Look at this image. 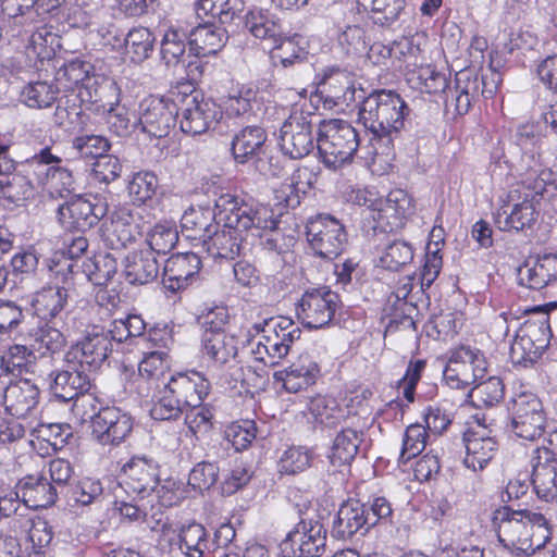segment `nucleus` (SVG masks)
Segmentation results:
<instances>
[{
    "label": "nucleus",
    "mask_w": 557,
    "mask_h": 557,
    "mask_svg": "<svg viewBox=\"0 0 557 557\" xmlns=\"http://www.w3.org/2000/svg\"><path fill=\"white\" fill-rule=\"evenodd\" d=\"M65 346L64 335L55 327L45 325L30 334V347L41 356L54 355Z\"/></svg>",
    "instance_id": "50"
},
{
    "label": "nucleus",
    "mask_w": 557,
    "mask_h": 557,
    "mask_svg": "<svg viewBox=\"0 0 557 557\" xmlns=\"http://www.w3.org/2000/svg\"><path fill=\"white\" fill-rule=\"evenodd\" d=\"M50 391L58 399L69 403L82 396L85 400L84 394L90 387L89 376L78 370L75 364H69L65 369L54 370L49 374Z\"/></svg>",
    "instance_id": "19"
},
{
    "label": "nucleus",
    "mask_w": 557,
    "mask_h": 557,
    "mask_svg": "<svg viewBox=\"0 0 557 557\" xmlns=\"http://www.w3.org/2000/svg\"><path fill=\"white\" fill-rule=\"evenodd\" d=\"M160 264L154 252L140 249L129 252L124 260V275L133 285H145L158 277Z\"/></svg>",
    "instance_id": "32"
},
{
    "label": "nucleus",
    "mask_w": 557,
    "mask_h": 557,
    "mask_svg": "<svg viewBox=\"0 0 557 557\" xmlns=\"http://www.w3.org/2000/svg\"><path fill=\"white\" fill-rule=\"evenodd\" d=\"M341 306L337 293L326 286L307 290L299 302L298 318L308 329H320L327 325Z\"/></svg>",
    "instance_id": "8"
},
{
    "label": "nucleus",
    "mask_w": 557,
    "mask_h": 557,
    "mask_svg": "<svg viewBox=\"0 0 557 557\" xmlns=\"http://www.w3.org/2000/svg\"><path fill=\"white\" fill-rule=\"evenodd\" d=\"M358 10L367 12L373 22L387 26L397 21L405 10V0H357Z\"/></svg>",
    "instance_id": "43"
},
{
    "label": "nucleus",
    "mask_w": 557,
    "mask_h": 557,
    "mask_svg": "<svg viewBox=\"0 0 557 557\" xmlns=\"http://www.w3.org/2000/svg\"><path fill=\"white\" fill-rule=\"evenodd\" d=\"M215 211L210 208H190L182 216L181 225L187 238L199 239L205 244L215 228Z\"/></svg>",
    "instance_id": "40"
},
{
    "label": "nucleus",
    "mask_w": 557,
    "mask_h": 557,
    "mask_svg": "<svg viewBox=\"0 0 557 557\" xmlns=\"http://www.w3.org/2000/svg\"><path fill=\"white\" fill-rule=\"evenodd\" d=\"M178 240L177 231L164 224L154 225L148 233L146 237V242L148 244V248L157 255H166L170 252L176 245Z\"/></svg>",
    "instance_id": "57"
},
{
    "label": "nucleus",
    "mask_w": 557,
    "mask_h": 557,
    "mask_svg": "<svg viewBox=\"0 0 557 557\" xmlns=\"http://www.w3.org/2000/svg\"><path fill=\"white\" fill-rule=\"evenodd\" d=\"M54 123L66 132L81 129L83 121L82 102L74 94L63 95L53 114Z\"/></svg>",
    "instance_id": "44"
},
{
    "label": "nucleus",
    "mask_w": 557,
    "mask_h": 557,
    "mask_svg": "<svg viewBox=\"0 0 557 557\" xmlns=\"http://www.w3.org/2000/svg\"><path fill=\"white\" fill-rule=\"evenodd\" d=\"M280 147L294 160L308 156L315 147L311 120L301 113L292 114L280 129Z\"/></svg>",
    "instance_id": "11"
},
{
    "label": "nucleus",
    "mask_w": 557,
    "mask_h": 557,
    "mask_svg": "<svg viewBox=\"0 0 557 557\" xmlns=\"http://www.w3.org/2000/svg\"><path fill=\"white\" fill-rule=\"evenodd\" d=\"M455 84L456 92H463L473 100H476L480 96L491 98L496 90L494 82H486L485 76L479 77L471 69L459 71L456 74Z\"/></svg>",
    "instance_id": "47"
},
{
    "label": "nucleus",
    "mask_w": 557,
    "mask_h": 557,
    "mask_svg": "<svg viewBox=\"0 0 557 557\" xmlns=\"http://www.w3.org/2000/svg\"><path fill=\"white\" fill-rule=\"evenodd\" d=\"M180 549L188 557H202L209 549L205 527L197 522L183 525L180 531Z\"/></svg>",
    "instance_id": "48"
},
{
    "label": "nucleus",
    "mask_w": 557,
    "mask_h": 557,
    "mask_svg": "<svg viewBox=\"0 0 557 557\" xmlns=\"http://www.w3.org/2000/svg\"><path fill=\"white\" fill-rule=\"evenodd\" d=\"M362 442V433L347 428L343 429L333 441L331 451L327 455L333 471H339L342 467H348L358 454Z\"/></svg>",
    "instance_id": "38"
},
{
    "label": "nucleus",
    "mask_w": 557,
    "mask_h": 557,
    "mask_svg": "<svg viewBox=\"0 0 557 557\" xmlns=\"http://www.w3.org/2000/svg\"><path fill=\"white\" fill-rule=\"evenodd\" d=\"M497 537L505 547L524 555L541 549L549 539L546 518L529 509H513L503 506L493 513Z\"/></svg>",
    "instance_id": "1"
},
{
    "label": "nucleus",
    "mask_w": 557,
    "mask_h": 557,
    "mask_svg": "<svg viewBox=\"0 0 557 557\" xmlns=\"http://www.w3.org/2000/svg\"><path fill=\"white\" fill-rule=\"evenodd\" d=\"M46 186L51 196L65 197L75 190V178L64 166H50L46 173Z\"/></svg>",
    "instance_id": "58"
},
{
    "label": "nucleus",
    "mask_w": 557,
    "mask_h": 557,
    "mask_svg": "<svg viewBox=\"0 0 557 557\" xmlns=\"http://www.w3.org/2000/svg\"><path fill=\"white\" fill-rule=\"evenodd\" d=\"M202 354L218 367L236 361L237 339L227 333H208L201 335Z\"/></svg>",
    "instance_id": "34"
},
{
    "label": "nucleus",
    "mask_w": 557,
    "mask_h": 557,
    "mask_svg": "<svg viewBox=\"0 0 557 557\" xmlns=\"http://www.w3.org/2000/svg\"><path fill=\"white\" fill-rule=\"evenodd\" d=\"M154 36L146 27L131 29L124 40V53L134 63H141L153 51Z\"/></svg>",
    "instance_id": "46"
},
{
    "label": "nucleus",
    "mask_w": 557,
    "mask_h": 557,
    "mask_svg": "<svg viewBox=\"0 0 557 557\" xmlns=\"http://www.w3.org/2000/svg\"><path fill=\"white\" fill-rule=\"evenodd\" d=\"M200 268V258L194 252L171 256L163 268L164 287L173 293L186 288Z\"/></svg>",
    "instance_id": "20"
},
{
    "label": "nucleus",
    "mask_w": 557,
    "mask_h": 557,
    "mask_svg": "<svg viewBox=\"0 0 557 557\" xmlns=\"http://www.w3.org/2000/svg\"><path fill=\"white\" fill-rule=\"evenodd\" d=\"M426 430L421 424H411L406 429L399 461L407 463L423 451L426 444Z\"/></svg>",
    "instance_id": "61"
},
{
    "label": "nucleus",
    "mask_w": 557,
    "mask_h": 557,
    "mask_svg": "<svg viewBox=\"0 0 557 557\" xmlns=\"http://www.w3.org/2000/svg\"><path fill=\"white\" fill-rule=\"evenodd\" d=\"M125 479L122 483L126 493L140 498L153 492L159 483L157 468L146 458H132L123 467Z\"/></svg>",
    "instance_id": "23"
},
{
    "label": "nucleus",
    "mask_w": 557,
    "mask_h": 557,
    "mask_svg": "<svg viewBox=\"0 0 557 557\" xmlns=\"http://www.w3.org/2000/svg\"><path fill=\"white\" fill-rule=\"evenodd\" d=\"M185 411L184 407L173 397L165 393V387L159 392L157 400L150 409V416L154 420H176Z\"/></svg>",
    "instance_id": "64"
},
{
    "label": "nucleus",
    "mask_w": 557,
    "mask_h": 557,
    "mask_svg": "<svg viewBox=\"0 0 557 557\" xmlns=\"http://www.w3.org/2000/svg\"><path fill=\"white\" fill-rule=\"evenodd\" d=\"M0 194L16 206L34 196L32 181L15 172V162L11 159H0Z\"/></svg>",
    "instance_id": "26"
},
{
    "label": "nucleus",
    "mask_w": 557,
    "mask_h": 557,
    "mask_svg": "<svg viewBox=\"0 0 557 557\" xmlns=\"http://www.w3.org/2000/svg\"><path fill=\"white\" fill-rule=\"evenodd\" d=\"M537 211L532 200L524 199L521 202L502 207L495 216L496 226L504 232L523 231L530 228L537 220Z\"/></svg>",
    "instance_id": "33"
},
{
    "label": "nucleus",
    "mask_w": 557,
    "mask_h": 557,
    "mask_svg": "<svg viewBox=\"0 0 557 557\" xmlns=\"http://www.w3.org/2000/svg\"><path fill=\"white\" fill-rule=\"evenodd\" d=\"M298 36H287L283 33L281 40L272 42L271 48L274 50L273 59L278 60L284 67L294 65L306 59V52L297 41Z\"/></svg>",
    "instance_id": "56"
},
{
    "label": "nucleus",
    "mask_w": 557,
    "mask_h": 557,
    "mask_svg": "<svg viewBox=\"0 0 557 557\" xmlns=\"http://www.w3.org/2000/svg\"><path fill=\"white\" fill-rule=\"evenodd\" d=\"M409 82L414 88L426 94L445 91L448 86L446 76L431 66L420 67L411 74Z\"/></svg>",
    "instance_id": "59"
},
{
    "label": "nucleus",
    "mask_w": 557,
    "mask_h": 557,
    "mask_svg": "<svg viewBox=\"0 0 557 557\" xmlns=\"http://www.w3.org/2000/svg\"><path fill=\"white\" fill-rule=\"evenodd\" d=\"M94 72L95 67L91 63L79 59L72 60L57 72L58 89L65 94H76Z\"/></svg>",
    "instance_id": "41"
},
{
    "label": "nucleus",
    "mask_w": 557,
    "mask_h": 557,
    "mask_svg": "<svg viewBox=\"0 0 557 557\" xmlns=\"http://www.w3.org/2000/svg\"><path fill=\"white\" fill-rule=\"evenodd\" d=\"M510 430L528 441L540 437L545 430L546 414L541 399L532 393H521L513 397L508 407Z\"/></svg>",
    "instance_id": "5"
},
{
    "label": "nucleus",
    "mask_w": 557,
    "mask_h": 557,
    "mask_svg": "<svg viewBox=\"0 0 557 557\" xmlns=\"http://www.w3.org/2000/svg\"><path fill=\"white\" fill-rule=\"evenodd\" d=\"M143 208L135 210L121 209L114 213L110 222L104 221L101 225V237L106 245L111 249L119 250L126 248L136 238L135 226L129 220H134L136 215H140Z\"/></svg>",
    "instance_id": "22"
},
{
    "label": "nucleus",
    "mask_w": 557,
    "mask_h": 557,
    "mask_svg": "<svg viewBox=\"0 0 557 557\" xmlns=\"http://www.w3.org/2000/svg\"><path fill=\"white\" fill-rule=\"evenodd\" d=\"M177 116L174 99L150 96L140 102L138 124L149 136L162 138L169 135Z\"/></svg>",
    "instance_id": "9"
},
{
    "label": "nucleus",
    "mask_w": 557,
    "mask_h": 557,
    "mask_svg": "<svg viewBox=\"0 0 557 557\" xmlns=\"http://www.w3.org/2000/svg\"><path fill=\"white\" fill-rule=\"evenodd\" d=\"M230 116L224 117L221 108L211 100H198L196 96H185L181 109L180 127L183 133L201 135L222 123L227 124Z\"/></svg>",
    "instance_id": "7"
},
{
    "label": "nucleus",
    "mask_w": 557,
    "mask_h": 557,
    "mask_svg": "<svg viewBox=\"0 0 557 557\" xmlns=\"http://www.w3.org/2000/svg\"><path fill=\"white\" fill-rule=\"evenodd\" d=\"M220 468L216 462L200 461L189 472L188 485L197 492L210 490L219 480Z\"/></svg>",
    "instance_id": "60"
},
{
    "label": "nucleus",
    "mask_w": 557,
    "mask_h": 557,
    "mask_svg": "<svg viewBox=\"0 0 557 557\" xmlns=\"http://www.w3.org/2000/svg\"><path fill=\"white\" fill-rule=\"evenodd\" d=\"M531 481L540 498L546 502L555 499L557 497V459H548L547 453L537 455Z\"/></svg>",
    "instance_id": "37"
},
{
    "label": "nucleus",
    "mask_w": 557,
    "mask_h": 557,
    "mask_svg": "<svg viewBox=\"0 0 557 557\" xmlns=\"http://www.w3.org/2000/svg\"><path fill=\"white\" fill-rule=\"evenodd\" d=\"M10 366L15 377L23 374L34 373L32 370L33 360L36 359L33 348L24 345H14L9 348L7 354L2 355Z\"/></svg>",
    "instance_id": "62"
},
{
    "label": "nucleus",
    "mask_w": 557,
    "mask_h": 557,
    "mask_svg": "<svg viewBox=\"0 0 557 557\" xmlns=\"http://www.w3.org/2000/svg\"><path fill=\"white\" fill-rule=\"evenodd\" d=\"M218 21L203 20V24H199L193 28L188 35V45L190 51L196 55H210L220 51L228 36L225 28L216 26Z\"/></svg>",
    "instance_id": "29"
},
{
    "label": "nucleus",
    "mask_w": 557,
    "mask_h": 557,
    "mask_svg": "<svg viewBox=\"0 0 557 557\" xmlns=\"http://www.w3.org/2000/svg\"><path fill=\"white\" fill-rule=\"evenodd\" d=\"M243 11L240 0H197L196 13L199 18L218 21L220 25H226Z\"/></svg>",
    "instance_id": "42"
},
{
    "label": "nucleus",
    "mask_w": 557,
    "mask_h": 557,
    "mask_svg": "<svg viewBox=\"0 0 557 557\" xmlns=\"http://www.w3.org/2000/svg\"><path fill=\"white\" fill-rule=\"evenodd\" d=\"M462 441L467 453L463 463L474 471L485 468L497 449V442L493 436L487 435L484 429L468 430Z\"/></svg>",
    "instance_id": "30"
},
{
    "label": "nucleus",
    "mask_w": 557,
    "mask_h": 557,
    "mask_svg": "<svg viewBox=\"0 0 557 557\" xmlns=\"http://www.w3.org/2000/svg\"><path fill=\"white\" fill-rule=\"evenodd\" d=\"M543 324H529L518 332L509 354L513 364L527 368L539 360L545 348L544 338H537L539 334L544 335Z\"/></svg>",
    "instance_id": "21"
},
{
    "label": "nucleus",
    "mask_w": 557,
    "mask_h": 557,
    "mask_svg": "<svg viewBox=\"0 0 557 557\" xmlns=\"http://www.w3.org/2000/svg\"><path fill=\"white\" fill-rule=\"evenodd\" d=\"M112 351V344L102 327L95 326L73 347L67 356L79 359L81 366L89 369H99Z\"/></svg>",
    "instance_id": "18"
},
{
    "label": "nucleus",
    "mask_w": 557,
    "mask_h": 557,
    "mask_svg": "<svg viewBox=\"0 0 557 557\" xmlns=\"http://www.w3.org/2000/svg\"><path fill=\"white\" fill-rule=\"evenodd\" d=\"M326 536H318L317 541L301 542L298 535H287L280 544L281 553L293 557H321L325 549Z\"/></svg>",
    "instance_id": "54"
},
{
    "label": "nucleus",
    "mask_w": 557,
    "mask_h": 557,
    "mask_svg": "<svg viewBox=\"0 0 557 557\" xmlns=\"http://www.w3.org/2000/svg\"><path fill=\"white\" fill-rule=\"evenodd\" d=\"M413 259V248L410 243L403 239L391 240L384 253L380 258L383 268L391 271H399Z\"/></svg>",
    "instance_id": "51"
},
{
    "label": "nucleus",
    "mask_w": 557,
    "mask_h": 557,
    "mask_svg": "<svg viewBox=\"0 0 557 557\" xmlns=\"http://www.w3.org/2000/svg\"><path fill=\"white\" fill-rule=\"evenodd\" d=\"M322 92L325 94V102L337 107H349L359 100V90L356 88L352 76L341 70H333L325 74L322 83Z\"/></svg>",
    "instance_id": "31"
},
{
    "label": "nucleus",
    "mask_w": 557,
    "mask_h": 557,
    "mask_svg": "<svg viewBox=\"0 0 557 557\" xmlns=\"http://www.w3.org/2000/svg\"><path fill=\"white\" fill-rule=\"evenodd\" d=\"M215 219L224 222L227 227L255 228L259 236L261 228L268 227L267 220H263L257 210L237 197L223 194L215 200Z\"/></svg>",
    "instance_id": "14"
},
{
    "label": "nucleus",
    "mask_w": 557,
    "mask_h": 557,
    "mask_svg": "<svg viewBox=\"0 0 557 557\" xmlns=\"http://www.w3.org/2000/svg\"><path fill=\"white\" fill-rule=\"evenodd\" d=\"M215 219L224 222L227 227L255 228L259 236L261 228L268 227L267 220H263L257 210L237 197L223 194L215 200Z\"/></svg>",
    "instance_id": "13"
},
{
    "label": "nucleus",
    "mask_w": 557,
    "mask_h": 557,
    "mask_svg": "<svg viewBox=\"0 0 557 557\" xmlns=\"http://www.w3.org/2000/svg\"><path fill=\"white\" fill-rule=\"evenodd\" d=\"M364 504L357 499H349L343 503L333 521L331 534L337 540H348L360 532L364 534L369 531L363 517Z\"/></svg>",
    "instance_id": "28"
},
{
    "label": "nucleus",
    "mask_w": 557,
    "mask_h": 557,
    "mask_svg": "<svg viewBox=\"0 0 557 557\" xmlns=\"http://www.w3.org/2000/svg\"><path fill=\"white\" fill-rule=\"evenodd\" d=\"M246 29L256 38L277 42L284 33L281 20L268 10H251L245 16Z\"/></svg>",
    "instance_id": "35"
},
{
    "label": "nucleus",
    "mask_w": 557,
    "mask_h": 557,
    "mask_svg": "<svg viewBox=\"0 0 557 557\" xmlns=\"http://www.w3.org/2000/svg\"><path fill=\"white\" fill-rule=\"evenodd\" d=\"M82 103L96 106V110L113 112L119 103L120 89L115 82L94 72L75 94Z\"/></svg>",
    "instance_id": "16"
},
{
    "label": "nucleus",
    "mask_w": 557,
    "mask_h": 557,
    "mask_svg": "<svg viewBox=\"0 0 557 557\" xmlns=\"http://www.w3.org/2000/svg\"><path fill=\"white\" fill-rule=\"evenodd\" d=\"M308 409L318 423L327 428H333L342 417L335 401L322 396L311 399Z\"/></svg>",
    "instance_id": "63"
},
{
    "label": "nucleus",
    "mask_w": 557,
    "mask_h": 557,
    "mask_svg": "<svg viewBox=\"0 0 557 557\" xmlns=\"http://www.w3.org/2000/svg\"><path fill=\"white\" fill-rule=\"evenodd\" d=\"M359 121L375 137H388L404 127L405 119L410 109L404 99L394 90L376 89L364 96L359 88Z\"/></svg>",
    "instance_id": "2"
},
{
    "label": "nucleus",
    "mask_w": 557,
    "mask_h": 557,
    "mask_svg": "<svg viewBox=\"0 0 557 557\" xmlns=\"http://www.w3.org/2000/svg\"><path fill=\"white\" fill-rule=\"evenodd\" d=\"M505 386L497 376H490L478 382L470 391L469 396L475 406L492 407L504 399Z\"/></svg>",
    "instance_id": "49"
},
{
    "label": "nucleus",
    "mask_w": 557,
    "mask_h": 557,
    "mask_svg": "<svg viewBox=\"0 0 557 557\" xmlns=\"http://www.w3.org/2000/svg\"><path fill=\"white\" fill-rule=\"evenodd\" d=\"M164 387L165 393L173 395L185 410L196 409L209 394L210 382L200 372L190 371L172 375Z\"/></svg>",
    "instance_id": "15"
},
{
    "label": "nucleus",
    "mask_w": 557,
    "mask_h": 557,
    "mask_svg": "<svg viewBox=\"0 0 557 557\" xmlns=\"http://www.w3.org/2000/svg\"><path fill=\"white\" fill-rule=\"evenodd\" d=\"M16 485L22 502L32 509L48 508L60 495L58 487L42 474L26 475Z\"/></svg>",
    "instance_id": "25"
},
{
    "label": "nucleus",
    "mask_w": 557,
    "mask_h": 557,
    "mask_svg": "<svg viewBox=\"0 0 557 557\" xmlns=\"http://www.w3.org/2000/svg\"><path fill=\"white\" fill-rule=\"evenodd\" d=\"M261 332L270 335H275L277 341L282 342L288 348L298 341L301 336V329L296 323L286 317L271 318L264 321Z\"/></svg>",
    "instance_id": "55"
},
{
    "label": "nucleus",
    "mask_w": 557,
    "mask_h": 557,
    "mask_svg": "<svg viewBox=\"0 0 557 557\" xmlns=\"http://www.w3.org/2000/svg\"><path fill=\"white\" fill-rule=\"evenodd\" d=\"M284 373L285 376L282 377L284 388L289 393H298L314 384L319 368L315 362L306 358L293 363Z\"/></svg>",
    "instance_id": "45"
},
{
    "label": "nucleus",
    "mask_w": 557,
    "mask_h": 557,
    "mask_svg": "<svg viewBox=\"0 0 557 557\" xmlns=\"http://www.w3.org/2000/svg\"><path fill=\"white\" fill-rule=\"evenodd\" d=\"M40 401V389L29 377H15L8 381L2 391V405L7 413L16 419H25L34 413Z\"/></svg>",
    "instance_id": "12"
},
{
    "label": "nucleus",
    "mask_w": 557,
    "mask_h": 557,
    "mask_svg": "<svg viewBox=\"0 0 557 557\" xmlns=\"http://www.w3.org/2000/svg\"><path fill=\"white\" fill-rule=\"evenodd\" d=\"M517 275L520 285L542 289L557 278V256L529 258L518 268Z\"/></svg>",
    "instance_id": "24"
},
{
    "label": "nucleus",
    "mask_w": 557,
    "mask_h": 557,
    "mask_svg": "<svg viewBox=\"0 0 557 557\" xmlns=\"http://www.w3.org/2000/svg\"><path fill=\"white\" fill-rule=\"evenodd\" d=\"M474 359V350L469 347H461L454 352L443 373L447 385L459 389L473 384V373L469 361Z\"/></svg>",
    "instance_id": "39"
},
{
    "label": "nucleus",
    "mask_w": 557,
    "mask_h": 557,
    "mask_svg": "<svg viewBox=\"0 0 557 557\" xmlns=\"http://www.w3.org/2000/svg\"><path fill=\"white\" fill-rule=\"evenodd\" d=\"M306 234L314 253L330 260L338 257L347 244L344 225L329 214L311 218L306 225Z\"/></svg>",
    "instance_id": "6"
},
{
    "label": "nucleus",
    "mask_w": 557,
    "mask_h": 557,
    "mask_svg": "<svg viewBox=\"0 0 557 557\" xmlns=\"http://www.w3.org/2000/svg\"><path fill=\"white\" fill-rule=\"evenodd\" d=\"M108 210L104 197L77 195L59 206L57 218L64 228L85 232L96 226L107 215Z\"/></svg>",
    "instance_id": "4"
},
{
    "label": "nucleus",
    "mask_w": 557,
    "mask_h": 557,
    "mask_svg": "<svg viewBox=\"0 0 557 557\" xmlns=\"http://www.w3.org/2000/svg\"><path fill=\"white\" fill-rule=\"evenodd\" d=\"M267 141V133L259 126H246L234 134L231 141V152L237 163L244 164L256 159L257 169L268 175V171L261 166L264 162L260 158Z\"/></svg>",
    "instance_id": "17"
},
{
    "label": "nucleus",
    "mask_w": 557,
    "mask_h": 557,
    "mask_svg": "<svg viewBox=\"0 0 557 557\" xmlns=\"http://www.w3.org/2000/svg\"><path fill=\"white\" fill-rule=\"evenodd\" d=\"M188 36L178 29L168 30L161 41V59L166 66H176L183 62Z\"/></svg>",
    "instance_id": "53"
},
{
    "label": "nucleus",
    "mask_w": 557,
    "mask_h": 557,
    "mask_svg": "<svg viewBox=\"0 0 557 557\" xmlns=\"http://www.w3.org/2000/svg\"><path fill=\"white\" fill-rule=\"evenodd\" d=\"M70 295L57 287L47 286L36 292L30 301L34 313L41 320L52 321L61 317Z\"/></svg>",
    "instance_id": "36"
},
{
    "label": "nucleus",
    "mask_w": 557,
    "mask_h": 557,
    "mask_svg": "<svg viewBox=\"0 0 557 557\" xmlns=\"http://www.w3.org/2000/svg\"><path fill=\"white\" fill-rule=\"evenodd\" d=\"M252 230L253 228L227 227L224 225L221 231L214 230L210 237L205 239L203 246L208 255L213 259L231 261L242 253L243 244L246 240L243 232Z\"/></svg>",
    "instance_id": "27"
},
{
    "label": "nucleus",
    "mask_w": 557,
    "mask_h": 557,
    "mask_svg": "<svg viewBox=\"0 0 557 557\" xmlns=\"http://www.w3.org/2000/svg\"><path fill=\"white\" fill-rule=\"evenodd\" d=\"M61 90L47 82L29 83L21 92L22 101L29 108L42 109L50 107Z\"/></svg>",
    "instance_id": "52"
},
{
    "label": "nucleus",
    "mask_w": 557,
    "mask_h": 557,
    "mask_svg": "<svg viewBox=\"0 0 557 557\" xmlns=\"http://www.w3.org/2000/svg\"><path fill=\"white\" fill-rule=\"evenodd\" d=\"M356 128L344 120H323L319 124L317 148L323 164L333 171L352 161L359 147Z\"/></svg>",
    "instance_id": "3"
},
{
    "label": "nucleus",
    "mask_w": 557,
    "mask_h": 557,
    "mask_svg": "<svg viewBox=\"0 0 557 557\" xmlns=\"http://www.w3.org/2000/svg\"><path fill=\"white\" fill-rule=\"evenodd\" d=\"M91 434L101 445H119L129 436L133 421L117 407H103L90 416Z\"/></svg>",
    "instance_id": "10"
}]
</instances>
